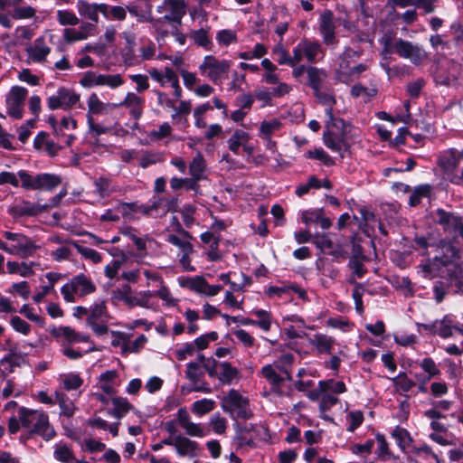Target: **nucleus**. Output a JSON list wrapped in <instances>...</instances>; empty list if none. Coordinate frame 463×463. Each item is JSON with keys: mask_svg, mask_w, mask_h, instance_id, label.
<instances>
[{"mask_svg": "<svg viewBox=\"0 0 463 463\" xmlns=\"http://www.w3.org/2000/svg\"><path fill=\"white\" fill-rule=\"evenodd\" d=\"M345 137L346 135L335 130H327L323 135L324 144L333 152L341 153L346 149Z\"/></svg>", "mask_w": 463, "mask_h": 463, "instance_id": "23", "label": "nucleus"}, {"mask_svg": "<svg viewBox=\"0 0 463 463\" xmlns=\"http://www.w3.org/2000/svg\"><path fill=\"white\" fill-rule=\"evenodd\" d=\"M144 99L136 93L128 92L124 100L118 106H125L129 109L130 114L135 119H138L143 112Z\"/></svg>", "mask_w": 463, "mask_h": 463, "instance_id": "27", "label": "nucleus"}, {"mask_svg": "<svg viewBox=\"0 0 463 463\" xmlns=\"http://www.w3.org/2000/svg\"><path fill=\"white\" fill-rule=\"evenodd\" d=\"M312 243H314L320 250H332L334 247V243L328 233H315L313 235Z\"/></svg>", "mask_w": 463, "mask_h": 463, "instance_id": "59", "label": "nucleus"}, {"mask_svg": "<svg viewBox=\"0 0 463 463\" xmlns=\"http://www.w3.org/2000/svg\"><path fill=\"white\" fill-rule=\"evenodd\" d=\"M113 409L109 413L116 419L120 420L133 409L131 403L124 397H114L111 400Z\"/></svg>", "mask_w": 463, "mask_h": 463, "instance_id": "35", "label": "nucleus"}, {"mask_svg": "<svg viewBox=\"0 0 463 463\" xmlns=\"http://www.w3.org/2000/svg\"><path fill=\"white\" fill-rule=\"evenodd\" d=\"M28 90L24 87L14 86L6 96V108L8 115L15 119L23 118L24 100Z\"/></svg>", "mask_w": 463, "mask_h": 463, "instance_id": "14", "label": "nucleus"}, {"mask_svg": "<svg viewBox=\"0 0 463 463\" xmlns=\"http://www.w3.org/2000/svg\"><path fill=\"white\" fill-rule=\"evenodd\" d=\"M209 426L212 428L214 433L223 434L226 430L227 421L221 416L220 413H215L212 416Z\"/></svg>", "mask_w": 463, "mask_h": 463, "instance_id": "63", "label": "nucleus"}, {"mask_svg": "<svg viewBox=\"0 0 463 463\" xmlns=\"http://www.w3.org/2000/svg\"><path fill=\"white\" fill-rule=\"evenodd\" d=\"M318 385L320 391L325 392H327L335 394H340L344 393L346 391V387L344 382L335 381L334 379L319 381Z\"/></svg>", "mask_w": 463, "mask_h": 463, "instance_id": "44", "label": "nucleus"}, {"mask_svg": "<svg viewBox=\"0 0 463 463\" xmlns=\"http://www.w3.org/2000/svg\"><path fill=\"white\" fill-rule=\"evenodd\" d=\"M273 53L277 56V61L281 65L287 64L294 68L298 64L297 61H295V54L290 57L288 51L280 45L273 49Z\"/></svg>", "mask_w": 463, "mask_h": 463, "instance_id": "57", "label": "nucleus"}, {"mask_svg": "<svg viewBox=\"0 0 463 463\" xmlns=\"http://www.w3.org/2000/svg\"><path fill=\"white\" fill-rule=\"evenodd\" d=\"M392 382L397 390L402 392H409L415 385V382L410 379L405 373H400L392 378Z\"/></svg>", "mask_w": 463, "mask_h": 463, "instance_id": "54", "label": "nucleus"}, {"mask_svg": "<svg viewBox=\"0 0 463 463\" xmlns=\"http://www.w3.org/2000/svg\"><path fill=\"white\" fill-rule=\"evenodd\" d=\"M177 232L182 235V237L175 235V234H169L167 236L166 241L169 243L178 247L181 250L182 254L183 253H193L194 247L190 242L192 236L190 235V233L187 231L184 230L181 227V225L179 224L178 222H177Z\"/></svg>", "mask_w": 463, "mask_h": 463, "instance_id": "20", "label": "nucleus"}, {"mask_svg": "<svg viewBox=\"0 0 463 463\" xmlns=\"http://www.w3.org/2000/svg\"><path fill=\"white\" fill-rule=\"evenodd\" d=\"M216 378L222 385H232L238 382L240 378V371L236 367H233L230 363L222 362L220 364Z\"/></svg>", "mask_w": 463, "mask_h": 463, "instance_id": "22", "label": "nucleus"}, {"mask_svg": "<svg viewBox=\"0 0 463 463\" xmlns=\"http://www.w3.org/2000/svg\"><path fill=\"white\" fill-rule=\"evenodd\" d=\"M148 73L152 80L158 82L161 86H165L167 82L171 84L170 73L175 74V72L169 67H165L164 71H161L156 68H152L148 71Z\"/></svg>", "mask_w": 463, "mask_h": 463, "instance_id": "53", "label": "nucleus"}, {"mask_svg": "<svg viewBox=\"0 0 463 463\" xmlns=\"http://www.w3.org/2000/svg\"><path fill=\"white\" fill-rule=\"evenodd\" d=\"M319 33L323 43L326 45H335L337 40L335 37V24L334 14L331 10H325L319 16Z\"/></svg>", "mask_w": 463, "mask_h": 463, "instance_id": "18", "label": "nucleus"}, {"mask_svg": "<svg viewBox=\"0 0 463 463\" xmlns=\"http://www.w3.org/2000/svg\"><path fill=\"white\" fill-rule=\"evenodd\" d=\"M62 383L67 391H72L79 389L82 385L83 380L79 374L68 373L63 375Z\"/></svg>", "mask_w": 463, "mask_h": 463, "instance_id": "64", "label": "nucleus"}, {"mask_svg": "<svg viewBox=\"0 0 463 463\" xmlns=\"http://www.w3.org/2000/svg\"><path fill=\"white\" fill-rule=\"evenodd\" d=\"M80 100V95L68 88H59L57 92L47 99V107L51 110L70 109Z\"/></svg>", "mask_w": 463, "mask_h": 463, "instance_id": "13", "label": "nucleus"}, {"mask_svg": "<svg viewBox=\"0 0 463 463\" xmlns=\"http://www.w3.org/2000/svg\"><path fill=\"white\" fill-rule=\"evenodd\" d=\"M29 57L37 62H42L45 60L46 56L50 53L51 49L48 47L43 38H38L34 41L33 46L27 49Z\"/></svg>", "mask_w": 463, "mask_h": 463, "instance_id": "30", "label": "nucleus"}, {"mask_svg": "<svg viewBox=\"0 0 463 463\" xmlns=\"http://www.w3.org/2000/svg\"><path fill=\"white\" fill-rule=\"evenodd\" d=\"M420 368L428 373L427 380H430L433 377H436L440 374V370L437 366L436 363L432 358L427 357L424 358L420 364Z\"/></svg>", "mask_w": 463, "mask_h": 463, "instance_id": "61", "label": "nucleus"}, {"mask_svg": "<svg viewBox=\"0 0 463 463\" xmlns=\"http://www.w3.org/2000/svg\"><path fill=\"white\" fill-rule=\"evenodd\" d=\"M21 187L25 190H43L52 192L61 184V177L55 174L42 173L31 175L26 170H19Z\"/></svg>", "mask_w": 463, "mask_h": 463, "instance_id": "3", "label": "nucleus"}, {"mask_svg": "<svg viewBox=\"0 0 463 463\" xmlns=\"http://www.w3.org/2000/svg\"><path fill=\"white\" fill-rule=\"evenodd\" d=\"M185 376L191 383L197 384L203 378V372L198 363L190 362L186 365Z\"/></svg>", "mask_w": 463, "mask_h": 463, "instance_id": "56", "label": "nucleus"}, {"mask_svg": "<svg viewBox=\"0 0 463 463\" xmlns=\"http://www.w3.org/2000/svg\"><path fill=\"white\" fill-rule=\"evenodd\" d=\"M214 408L215 402L213 400L204 398L194 402L191 410L193 413L202 416L212 411Z\"/></svg>", "mask_w": 463, "mask_h": 463, "instance_id": "51", "label": "nucleus"}, {"mask_svg": "<svg viewBox=\"0 0 463 463\" xmlns=\"http://www.w3.org/2000/svg\"><path fill=\"white\" fill-rule=\"evenodd\" d=\"M374 446L373 439H368L364 444H353L350 446V451L361 458H366L372 453V449Z\"/></svg>", "mask_w": 463, "mask_h": 463, "instance_id": "58", "label": "nucleus"}, {"mask_svg": "<svg viewBox=\"0 0 463 463\" xmlns=\"http://www.w3.org/2000/svg\"><path fill=\"white\" fill-rule=\"evenodd\" d=\"M312 345H314L317 352L320 354H330L335 339L332 336H328L323 334H316L310 340Z\"/></svg>", "mask_w": 463, "mask_h": 463, "instance_id": "36", "label": "nucleus"}, {"mask_svg": "<svg viewBox=\"0 0 463 463\" xmlns=\"http://www.w3.org/2000/svg\"><path fill=\"white\" fill-rule=\"evenodd\" d=\"M104 74L89 71L80 79V83L82 87L90 89L96 86H103Z\"/></svg>", "mask_w": 463, "mask_h": 463, "instance_id": "45", "label": "nucleus"}, {"mask_svg": "<svg viewBox=\"0 0 463 463\" xmlns=\"http://www.w3.org/2000/svg\"><path fill=\"white\" fill-rule=\"evenodd\" d=\"M199 445L196 441L178 434L175 451L180 457L194 458L197 455Z\"/></svg>", "mask_w": 463, "mask_h": 463, "instance_id": "25", "label": "nucleus"}, {"mask_svg": "<svg viewBox=\"0 0 463 463\" xmlns=\"http://www.w3.org/2000/svg\"><path fill=\"white\" fill-rule=\"evenodd\" d=\"M439 248L441 254L436 255L429 263L419 266L426 278L431 276L434 271H439L441 268L448 267L453 261H458L461 259L460 250L452 243L442 241Z\"/></svg>", "mask_w": 463, "mask_h": 463, "instance_id": "4", "label": "nucleus"}, {"mask_svg": "<svg viewBox=\"0 0 463 463\" xmlns=\"http://www.w3.org/2000/svg\"><path fill=\"white\" fill-rule=\"evenodd\" d=\"M392 436L396 440L399 448L404 453H409L411 451L412 439L407 430L401 427H396L393 430Z\"/></svg>", "mask_w": 463, "mask_h": 463, "instance_id": "38", "label": "nucleus"}, {"mask_svg": "<svg viewBox=\"0 0 463 463\" xmlns=\"http://www.w3.org/2000/svg\"><path fill=\"white\" fill-rule=\"evenodd\" d=\"M96 290L92 280L85 274L80 273L71 278L61 288L63 299L68 303H74L77 298H82Z\"/></svg>", "mask_w": 463, "mask_h": 463, "instance_id": "5", "label": "nucleus"}, {"mask_svg": "<svg viewBox=\"0 0 463 463\" xmlns=\"http://www.w3.org/2000/svg\"><path fill=\"white\" fill-rule=\"evenodd\" d=\"M431 216L433 222L439 225L445 233L453 237H458V232L463 228L462 217L453 212L438 208Z\"/></svg>", "mask_w": 463, "mask_h": 463, "instance_id": "10", "label": "nucleus"}, {"mask_svg": "<svg viewBox=\"0 0 463 463\" xmlns=\"http://www.w3.org/2000/svg\"><path fill=\"white\" fill-rule=\"evenodd\" d=\"M94 24L90 23H82L79 30L74 28H65L63 30V40L67 43H72L88 38L90 31L92 30Z\"/></svg>", "mask_w": 463, "mask_h": 463, "instance_id": "24", "label": "nucleus"}, {"mask_svg": "<svg viewBox=\"0 0 463 463\" xmlns=\"http://www.w3.org/2000/svg\"><path fill=\"white\" fill-rule=\"evenodd\" d=\"M325 113L328 118L326 121L327 130H335V132L347 135L350 125L345 123L343 118L334 117L331 106L326 109Z\"/></svg>", "mask_w": 463, "mask_h": 463, "instance_id": "29", "label": "nucleus"}, {"mask_svg": "<svg viewBox=\"0 0 463 463\" xmlns=\"http://www.w3.org/2000/svg\"><path fill=\"white\" fill-rule=\"evenodd\" d=\"M205 170L204 158L201 153H198L189 165V173L195 180H203L205 178Z\"/></svg>", "mask_w": 463, "mask_h": 463, "instance_id": "39", "label": "nucleus"}, {"mask_svg": "<svg viewBox=\"0 0 463 463\" xmlns=\"http://www.w3.org/2000/svg\"><path fill=\"white\" fill-rule=\"evenodd\" d=\"M87 123L89 127V133L93 135L95 137L102 134H107L110 132L111 128L109 126H105L103 124L96 123L94 118L90 115H87Z\"/></svg>", "mask_w": 463, "mask_h": 463, "instance_id": "60", "label": "nucleus"}, {"mask_svg": "<svg viewBox=\"0 0 463 463\" xmlns=\"http://www.w3.org/2000/svg\"><path fill=\"white\" fill-rule=\"evenodd\" d=\"M138 52H139L138 56H139V59H141V62H142L143 61L152 60L155 57L156 52V47L154 43L148 41V42L143 43L139 46Z\"/></svg>", "mask_w": 463, "mask_h": 463, "instance_id": "62", "label": "nucleus"}, {"mask_svg": "<svg viewBox=\"0 0 463 463\" xmlns=\"http://www.w3.org/2000/svg\"><path fill=\"white\" fill-rule=\"evenodd\" d=\"M446 269V275L433 286L434 299L441 303L448 294L463 295V269L458 261H453Z\"/></svg>", "mask_w": 463, "mask_h": 463, "instance_id": "2", "label": "nucleus"}, {"mask_svg": "<svg viewBox=\"0 0 463 463\" xmlns=\"http://www.w3.org/2000/svg\"><path fill=\"white\" fill-rule=\"evenodd\" d=\"M58 23L62 26H73L80 23L78 16L71 10L61 9L56 12Z\"/></svg>", "mask_w": 463, "mask_h": 463, "instance_id": "50", "label": "nucleus"}, {"mask_svg": "<svg viewBox=\"0 0 463 463\" xmlns=\"http://www.w3.org/2000/svg\"><path fill=\"white\" fill-rule=\"evenodd\" d=\"M70 242L75 247L77 251L85 259L91 260L95 264L99 263L102 260L101 255L96 250L81 246L77 241H71Z\"/></svg>", "mask_w": 463, "mask_h": 463, "instance_id": "52", "label": "nucleus"}, {"mask_svg": "<svg viewBox=\"0 0 463 463\" xmlns=\"http://www.w3.org/2000/svg\"><path fill=\"white\" fill-rule=\"evenodd\" d=\"M434 325L433 335H438L442 338L452 336L454 331L453 322L449 316H445L442 319L435 320Z\"/></svg>", "mask_w": 463, "mask_h": 463, "instance_id": "40", "label": "nucleus"}, {"mask_svg": "<svg viewBox=\"0 0 463 463\" xmlns=\"http://www.w3.org/2000/svg\"><path fill=\"white\" fill-rule=\"evenodd\" d=\"M109 5L106 4H90L86 0L77 2V10L80 16L90 20L94 24L99 22V14L108 16Z\"/></svg>", "mask_w": 463, "mask_h": 463, "instance_id": "19", "label": "nucleus"}, {"mask_svg": "<svg viewBox=\"0 0 463 463\" xmlns=\"http://www.w3.org/2000/svg\"><path fill=\"white\" fill-rule=\"evenodd\" d=\"M307 78H308V85L311 87V89L314 90V94L317 97V99H321V82L322 78L325 76L323 71L309 66L307 69Z\"/></svg>", "mask_w": 463, "mask_h": 463, "instance_id": "34", "label": "nucleus"}, {"mask_svg": "<svg viewBox=\"0 0 463 463\" xmlns=\"http://www.w3.org/2000/svg\"><path fill=\"white\" fill-rule=\"evenodd\" d=\"M221 407L224 412L229 413L233 419L248 420L252 416L247 399L234 389L230 390L227 395L222 399Z\"/></svg>", "mask_w": 463, "mask_h": 463, "instance_id": "8", "label": "nucleus"}, {"mask_svg": "<svg viewBox=\"0 0 463 463\" xmlns=\"http://www.w3.org/2000/svg\"><path fill=\"white\" fill-rule=\"evenodd\" d=\"M55 402H57L61 409V415L65 417H71L75 412L74 403L68 398V396L60 392H55Z\"/></svg>", "mask_w": 463, "mask_h": 463, "instance_id": "43", "label": "nucleus"}, {"mask_svg": "<svg viewBox=\"0 0 463 463\" xmlns=\"http://www.w3.org/2000/svg\"><path fill=\"white\" fill-rule=\"evenodd\" d=\"M129 291H130V287L128 285L125 286L123 288V290L118 291V298L130 307L138 306V307H145V308L152 307V304L148 303L147 301L143 299L140 293H138L136 296H132L129 294Z\"/></svg>", "mask_w": 463, "mask_h": 463, "instance_id": "28", "label": "nucleus"}, {"mask_svg": "<svg viewBox=\"0 0 463 463\" xmlns=\"http://www.w3.org/2000/svg\"><path fill=\"white\" fill-rule=\"evenodd\" d=\"M393 52L399 57L409 60L415 66L422 65L429 59V54L422 46L402 38L394 40Z\"/></svg>", "mask_w": 463, "mask_h": 463, "instance_id": "9", "label": "nucleus"}, {"mask_svg": "<svg viewBox=\"0 0 463 463\" xmlns=\"http://www.w3.org/2000/svg\"><path fill=\"white\" fill-rule=\"evenodd\" d=\"M120 233L123 236L129 238L133 241L135 246L138 250L144 251L146 250V240L140 237H137L136 234V230L130 226L123 227L120 229Z\"/></svg>", "mask_w": 463, "mask_h": 463, "instance_id": "55", "label": "nucleus"}, {"mask_svg": "<svg viewBox=\"0 0 463 463\" xmlns=\"http://www.w3.org/2000/svg\"><path fill=\"white\" fill-rule=\"evenodd\" d=\"M48 208L49 206L47 204L41 205L24 201L21 204L13 206L10 210V213L14 217L35 216Z\"/></svg>", "mask_w": 463, "mask_h": 463, "instance_id": "21", "label": "nucleus"}, {"mask_svg": "<svg viewBox=\"0 0 463 463\" xmlns=\"http://www.w3.org/2000/svg\"><path fill=\"white\" fill-rule=\"evenodd\" d=\"M52 336L59 343L61 347L71 346L76 343H89L90 337L88 335H84L77 332L71 326H59L52 331Z\"/></svg>", "mask_w": 463, "mask_h": 463, "instance_id": "17", "label": "nucleus"}, {"mask_svg": "<svg viewBox=\"0 0 463 463\" xmlns=\"http://www.w3.org/2000/svg\"><path fill=\"white\" fill-rule=\"evenodd\" d=\"M177 425L184 429V432L191 437L203 438L205 436L204 430L199 423L191 420V416L185 407H181L176 412V420L165 423V430L172 436L177 435Z\"/></svg>", "mask_w": 463, "mask_h": 463, "instance_id": "7", "label": "nucleus"}, {"mask_svg": "<svg viewBox=\"0 0 463 463\" xmlns=\"http://www.w3.org/2000/svg\"><path fill=\"white\" fill-rule=\"evenodd\" d=\"M281 125L280 120L277 118H273L269 121L264 120L260 126V136L264 139H269V137H271L273 133L280 129Z\"/></svg>", "mask_w": 463, "mask_h": 463, "instance_id": "46", "label": "nucleus"}, {"mask_svg": "<svg viewBox=\"0 0 463 463\" xmlns=\"http://www.w3.org/2000/svg\"><path fill=\"white\" fill-rule=\"evenodd\" d=\"M250 140V135L249 133L241 130V129H236L232 137L228 139V146L229 149L238 155L239 149L244 143H248Z\"/></svg>", "mask_w": 463, "mask_h": 463, "instance_id": "41", "label": "nucleus"}, {"mask_svg": "<svg viewBox=\"0 0 463 463\" xmlns=\"http://www.w3.org/2000/svg\"><path fill=\"white\" fill-rule=\"evenodd\" d=\"M164 159L165 157L163 153L146 151L139 157L138 165L142 168H146L149 165L163 162Z\"/></svg>", "mask_w": 463, "mask_h": 463, "instance_id": "48", "label": "nucleus"}, {"mask_svg": "<svg viewBox=\"0 0 463 463\" xmlns=\"http://www.w3.org/2000/svg\"><path fill=\"white\" fill-rule=\"evenodd\" d=\"M95 192L101 198H105L109 196L113 192L116 191L114 187L111 185V182L109 179L106 177H99L94 182Z\"/></svg>", "mask_w": 463, "mask_h": 463, "instance_id": "49", "label": "nucleus"}, {"mask_svg": "<svg viewBox=\"0 0 463 463\" xmlns=\"http://www.w3.org/2000/svg\"><path fill=\"white\" fill-rule=\"evenodd\" d=\"M431 191L430 184H420L415 187L412 194L409 198V204L411 206H417L421 202L422 198L428 197Z\"/></svg>", "mask_w": 463, "mask_h": 463, "instance_id": "47", "label": "nucleus"}, {"mask_svg": "<svg viewBox=\"0 0 463 463\" xmlns=\"http://www.w3.org/2000/svg\"><path fill=\"white\" fill-rule=\"evenodd\" d=\"M179 284L183 288H187L199 294H203L206 279L202 276L181 277L178 279Z\"/></svg>", "mask_w": 463, "mask_h": 463, "instance_id": "42", "label": "nucleus"}, {"mask_svg": "<svg viewBox=\"0 0 463 463\" xmlns=\"http://www.w3.org/2000/svg\"><path fill=\"white\" fill-rule=\"evenodd\" d=\"M4 236L6 240L12 242L11 249H14L12 255H18L22 258H27L32 256L37 250V246L33 243V241L30 238L21 233L5 232Z\"/></svg>", "mask_w": 463, "mask_h": 463, "instance_id": "15", "label": "nucleus"}, {"mask_svg": "<svg viewBox=\"0 0 463 463\" xmlns=\"http://www.w3.org/2000/svg\"><path fill=\"white\" fill-rule=\"evenodd\" d=\"M53 457L61 463H75L77 459L71 447L65 443H58L54 446Z\"/></svg>", "mask_w": 463, "mask_h": 463, "instance_id": "32", "label": "nucleus"}, {"mask_svg": "<svg viewBox=\"0 0 463 463\" xmlns=\"http://www.w3.org/2000/svg\"><path fill=\"white\" fill-rule=\"evenodd\" d=\"M157 12L164 14V21L173 23V25H180L183 16L185 14L184 0H165L162 5L157 7Z\"/></svg>", "mask_w": 463, "mask_h": 463, "instance_id": "16", "label": "nucleus"}, {"mask_svg": "<svg viewBox=\"0 0 463 463\" xmlns=\"http://www.w3.org/2000/svg\"><path fill=\"white\" fill-rule=\"evenodd\" d=\"M18 418L21 426L28 430L30 435H38L46 441L51 440L56 435L49 421V416L43 411L21 407L18 411Z\"/></svg>", "mask_w": 463, "mask_h": 463, "instance_id": "1", "label": "nucleus"}, {"mask_svg": "<svg viewBox=\"0 0 463 463\" xmlns=\"http://www.w3.org/2000/svg\"><path fill=\"white\" fill-rule=\"evenodd\" d=\"M260 373L262 377L271 384L273 391H278L285 381V378L280 375L277 372V369L271 364L263 366Z\"/></svg>", "mask_w": 463, "mask_h": 463, "instance_id": "33", "label": "nucleus"}, {"mask_svg": "<svg viewBox=\"0 0 463 463\" xmlns=\"http://www.w3.org/2000/svg\"><path fill=\"white\" fill-rule=\"evenodd\" d=\"M439 164L447 175L455 171L459 164V159L456 155V148H450L446 151L440 156Z\"/></svg>", "mask_w": 463, "mask_h": 463, "instance_id": "31", "label": "nucleus"}, {"mask_svg": "<svg viewBox=\"0 0 463 463\" xmlns=\"http://www.w3.org/2000/svg\"><path fill=\"white\" fill-rule=\"evenodd\" d=\"M292 52L295 54L297 63H299L304 59L308 62L314 63L324 55L321 43L318 41H311L308 39L299 41L293 48Z\"/></svg>", "mask_w": 463, "mask_h": 463, "instance_id": "12", "label": "nucleus"}, {"mask_svg": "<svg viewBox=\"0 0 463 463\" xmlns=\"http://www.w3.org/2000/svg\"><path fill=\"white\" fill-rule=\"evenodd\" d=\"M109 314L104 300L95 301L90 307L89 316L87 317V325L92 329L95 335L100 336L105 335L109 327L107 322Z\"/></svg>", "mask_w": 463, "mask_h": 463, "instance_id": "11", "label": "nucleus"}, {"mask_svg": "<svg viewBox=\"0 0 463 463\" xmlns=\"http://www.w3.org/2000/svg\"><path fill=\"white\" fill-rule=\"evenodd\" d=\"M231 66V61L220 60L213 55H206L199 66V71L214 84H221L227 78Z\"/></svg>", "mask_w": 463, "mask_h": 463, "instance_id": "6", "label": "nucleus"}, {"mask_svg": "<svg viewBox=\"0 0 463 463\" xmlns=\"http://www.w3.org/2000/svg\"><path fill=\"white\" fill-rule=\"evenodd\" d=\"M118 210L121 213L122 216L126 219L132 220L137 218V214L149 215L150 208L145 204H138L137 203H120Z\"/></svg>", "mask_w": 463, "mask_h": 463, "instance_id": "26", "label": "nucleus"}, {"mask_svg": "<svg viewBox=\"0 0 463 463\" xmlns=\"http://www.w3.org/2000/svg\"><path fill=\"white\" fill-rule=\"evenodd\" d=\"M190 39L194 44L203 47V49L210 51L213 46L211 37L209 35V30L201 28L199 30L191 31L189 33Z\"/></svg>", "mask_w": 463, "mask_h": 463, "instance_id": "37", "label": "nucleus"}]
</instances>
